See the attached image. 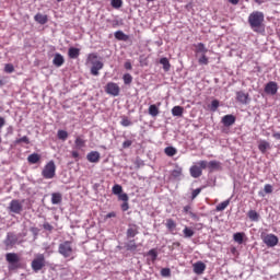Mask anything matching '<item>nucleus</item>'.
Listing matches in <instances>:
<instances>
[{"label":"nucleus","instance_id":"1","mask_svg":"<svg viewBox=\"0 0 280 280\" xmlns=\"http://www.w3.org/2000/svg\"><path fill=\"white\" fill-rule=\"evenodd\" d=\"M264 21H265V15H264V12L261 11H254L248 16L249 27L254 32H259V30L264 27Z\"/></svg>","mask_w":280,"mask_h":280},{"label":"nucleus","instance_id":"2","mask_svg":"<svg viewBox=\"0 0 280 280\" xmlns=\"http://www.w3.org/2000/svg\"><path fill=\"white\" fill-rule=\"evenodd\" d=\"M42 176L46 180H51V178H56V162L50 160L43 168Z\"/></svg>","mask_w":280,"mask_h":280},{"label":"nucleus","instance_id":"3","mask_svg":"<svg viewBox=\"0 0 280 280\" xmlns=\"http://www.w3.org/2000/svg\"><path fill=\"white\" fill-rule=\"evenodd\" d=\"M58 253L66 259L71 257V255H73V246H71V242L66 241V242L59 244Z\"/></svg>","mask_w":280,"mask_h":280},{"label":"nucleus","instance_id":"4","mask_svg":"<svg viewBox=\"0 0 280 280\" xmlns=\"http://www.w3.org/2000/svg\"><path fill=\"white\" fill-rule=\"evenodd\" d=\"M261 240L268 248H275L279 244V237L275 234H261Z\"/></svg>","mask_w":280,"mask_h":280},{"label":"nucleus","instance_id":"5","mask_svg":"<svg viewBox=\"0 0 280 280\" xmlns=\"http://www.w3.org/2000/svg\"><path fill=\"white\" fill-rule=\"evenodd\" d=\"M31 266L34 272L43 270V268H45V255L39 254L35 259H33Z\"/></svg>","mask_w":280,"mask_h":280},{"label":"nucleus","instance_id":"6","mask_svg":"<svg viewBox=\"0 0 280 280\" xmlns=\"http://www.w3.org/2000/svg\"><path fill=\"white\" fill-rule=\"evenodd\" d=\"M120 91L119 85L115 82H108L105 86V93H107V95H112L113 97H118Z\"/></svg>","mask_w":280,"mask_h":280},{"label":"nucleus","instance_id":"7","mask_svg":"<svg viewBox=\"0 0 280 280\" xmlns=\"http://www.w3.org/2000/svg\"><path fill=\"white\" fill-rule=\"evenodd\" d=\"M23 201H20L18 199H13L11 200V202L9 203V211L11 213H16L18 215L21 214L23 212Z\"/></svg>","mask_w":280,"mask_h":280},{"label":"nucleus","instance_id":"8","mask_svg":"<svg viewBox=\"0 0 280 280\" xmlns=\"http://www.w3.org/2000/svg\"><path fill=\"white\" fill-rule=\"evenodd\" d=\"M279 91V85L275 81H270L265 85V93L267 95H277Z\"/></svg>","mask_w":280,"mask_h":280},{"label":"nucleus","instance_id":"9","mask_svg":"<svg viewBox=\"0 0 280 280\" xmlns=\"http://www.w3.org/2000/svg\"><path fill=\"white\" fill-rule=\"evenodd\" d=\"M16 242H19V237H16V235L8 234L7 238L4 240L5 250H10V248H13Z\"/></svg>","mask_w":280,"mask_h":280},{"label":"nucleus","instance_id":"10","mask_svg":"<svg viewBox=\"0 0 280 280\" xmlns=\"http://www.w3.org/2000/svg\"><path fill=\"white\" fill-rule=\"evenodd\" d=\"M192 270L195 275H205V271L207 270V265L202 261H197L192 265Z\"/></svg>","mask_w":280,"mask_h":280},{"label":"nucleus","instance_id":"11","mask_svg":"<svg viewBox=\"0 0 280 280\" xmlns=\"http://www.w3.org/2000/svg\"><path fill=\"white\" fill-rule=\"evenodd\" d=\"M235 121H236V118L232 114L225 115L221 119V124H223V126H225V128L233 126V124H235Z\"/></svg>","mask_w":280,"mask_h":280},{"label":"nucleus","instance_id":"12","mask_svg":"<svg viewBox=\"0 0 280 280\" xmlns=\"http://www.w3.org/2000/svg\"><path fill=\"white\" fill-rule=\"evenodd\" d=\"M102 69H104V63L102 61H92V75H100V71H102Z\"/></svg>","mask_w":280,"mask_h":280},{"label":"nucleus","instance_id":"13","mask_svg":"<svg viewBox=\"0 0 280 280\" xmlns=\"http://www.w3.org/2000/svg\"><path fill=\"white\" fill-rule=\"evenodd\" d=\"M272 147L270 145V142L267 140H259L258 141V150L261 154H266L268 150H270Z\"/></svg>","mask_w":280,"mask_h":280},{"label":"nucleus","instance_id":"14","mask_svg":"<svg viewBox=\"0 0 280 280\" xmlns=\"http://www.w3.org/2000/svg\"><path fill=\"white\" fill-rule=\"evenodd\" d=\"M5 259L8 261V264H19V261H21V258H19V254L16 253H8L5 255Z\"/></svg>","mask_w":280,"mask_h":280},{"label":"nucleus","instance_id":"15","mask_svg":"<svg viewBox=\"0 0 280 280\" xmlns=\"http://www.w3.org/2000/svg\"><path fill=\"white\" fill-rule=\"evenodd\" d=\"M86 159L90 163H100V159H101L100 152L92 151L88 153Z\"/></svg>","mask_w":280,"mask_h":280},{"label":"nucleus","instance_id":"16","mask_svg":"<svg viewBox=\"0 0 280 280\" xmlns=\"http://www.w3.org/2000/svg\"><path fill=\"white\" fill-rule=\"evenodd\" d=\"M189 172L192 178H200V176H202V170L198 165H192Z\"/></svg>","mask_w":280,"mask_h":280},{"label":"nucleus","instance_id":"17","mask_svg":"<svg viewBox=\"0 0 280 280\" xmlns=\"http://www.w3.org/2000/svg\"><path fill=\"white\" fill-rule=\"evenodd\" d=\"M137 235H139V226L137 225H130L127 230V237L128 240L132 238V237H137Z\"/></svg>","mask_w":280,"mask_h":280},{"label":"nucleus","instance_id":"18","mask_svg":"<svg viewBox=\"0 0 280 280\" xmlns=\"http://www.w3.org/2000/svg\"><path fill=\"white\" fill-rule=\"evenodd\" d=\"M236 100L240 104H248V93L242 91L236 92Z\"/></svg>","mask_w":280,"mask_h":280},{"label":"nucleus","instance_id":"19","mask_svg":"<svg viewBox=\"0 0 280 280\" xmlns=\"http://www.w3.org/2000/svg\"><path fill=\"white\" fill-rule=\"evenodd\" d=\"M52 65H55V67H62V65H65V57L59 52L55 54Z\"/></svg>","mask_w":280,"mask_h":280},{"label":"nucleus","instance_id":"20","mask_svg":"<svg viewBox=\"0 0 280 280\" xmlns=\"http://www.w3.org/2000/svg\"><path fill=\"white\" fill-rule=\"evenodd\" d=\"M207 51H209V49H207V46H205L203 43H198L197 45H195V52L196 54L206 55Z\"/></svg>","mask_w":280,"mask_h":280},{"label":"nucleus","instance_id":"21","mask_svg":"<svg viewBox=\"0 0 280 280\" xmlns=\"http://www.w3.org/2000/svg\"><path fill=\"white\" fill-rule=\"evenodd\" d=\"M173 178H180L183 176V167L178 164L175 165V168L171 172Z\"/></svg>","mask_w":280,"mask_h":280},{"label":"nucleus","instance_id":"22","mask_svg":"<svg viewBox=\"0 0 280 280\" xmlns=\"http://www.w3.org/2000/svg\"><path fill=\"white\" fill-rule=\"evenodd\" d=\"M183 113H185V108L183 106H174L172 108L173 117H183Z\"/></svg>","mask_w":280,"mask_h":280},{"label":"nucleus","instance_id":"23","mask_svg":"<svg viewBox=\"0 0 280 280\" xmlns=\"http://www.w3.org/2000/svg\"><path fill=\"white\" fill-rule=\"evenodd\" d=\"M74 145L77 150H82V148H86V140L82 139V137H77L74 140Z\"/></svg>","mask_w":280,"mask_h":280},{"label":"nucleus","instance_id":"24","mask_svg":"<svg viewBox=\"0 0 280 280\" xmlns=\"http://www.w3.org/2000/svg\"><path fill=\"white\" fill-rule=\"evenodd\" d=\"M62 202V194L52 192L51 194V205H60Z\"/></svg>","mask_w":280,"mask_h":280},{"label":"nucleus","instance_id":"25","mask_svg":"<svg viewBox=\"0 0 280 280\" xmlns=\"http://www.w3.org/2000/svg\"><path fill=\"white\" fill-rule=\"evenodd\" d=\"M208 168L210 172H213V170H222V163L213 160L208 163Z\"/></svg>","mask_w":280,"mask_h":280},{"label":"nucleus","instance_id":"26","mask_svg":"<svg viewBox=\"0 0 280 280\" xmlns=\"http://www.w3.org/2000/svg\"><path fill=\"white\" fill-rule=\"evenodd\" d=\"M34 20L36 21V23H39V25H45L48 21L47 15H43V13H37L34 16Z\"/></svg>","mask_w":280,"mask_h":280},{"label":"nucleus","instance_id":"27","mask_svg":"<svg viewBox=\"0 0 280 280\" xmlns=\"http://www.w3.org/2000/svg\"><path fill=\"white\" fill-rule=\"evenodd\" d=\"M68 56L74 60L80 56V48L70 47L68 50Z\"/></svg>","mask_w":280,"mask_h":280},{"label":"nucleus","instance_id":"28","mask_svg":"<svg viewBox=\"0 0 280 280\" xmlns=\"http://www.w3.org/2000/svg\"><path fill=\"white\" fill-rule=\"evenodd\" d=\"M247 218H249L250 222H259L260 215L255 210H249L247 212Z\"/></svg>","mask_w":280,"mask_h":280},{"label":"nucleus","instance_id":"29","mask_svg":"<svg viewBox=\"0 0 280 280\" xmlns=\"http://www.w3.org/2000/svg\"><path fill=\"white\" fill-rule=\"evenodd\" d=\"M165 226L172 233L176 231V221H174V219H167Z\"/></svg>","mask_w":280,"mask_h":280},{"label":"nucleus","instance_id":"30","mask_svg":"<svg viewBox=\"0 0 280 280\" xmlns=\"http://www.w3.org/2000/svg\"><path fill=\"white\" fill-rule=\"evenodd\" d=\"M160 65L163 66L164 71H170V69H172V65L170 63V59H167V57L161 58Z\"/></svg>","mask_w":280,"mask_h":280},{"label":"nucleus","instance_id":"31","mask_svg":"<svg viewBox=\"0 0 280 280\" xmlns=\"http://www.w3.org/2000/svg\"><path fill=\"white\" fill-rule=\"evenodd\" d=\"M27 161L32 165H36V163L40 161V156L38 155V153H32L31 155H28Z\"/></svg>","mask_w":280,"mask_h":280},{"label":"nucleus","instance_id":"32","mask_svg":"<svg viewBox=\"0 0 280 280\" xmlns=\"http://www.w3.org/2000/svg\"><path fill=\"white\" fill-rule=\"evenodd\" d=\"M159 107L153 104L149 106V115H151V117H159Z\"/></svg>","mask_w":280,"mask_h":280},{"label":"nucleus","instance_id":"33","mask_svg":"<svg viewBox=\"0 0 280 280\" xmlns=\"http://www.w3.org/2000/svg\"><path fill=\"white\" fill-rule=\"evenodd\" d=\"M57 137L58 139H60V141H67V139H69V132H67L66 130H58L57 132Z\"/></svg>","mask_w":280,"mask_h":280},{"label":"nucleus","instance_id":"34","mask_svg":"<svg viewBox=\"0 0 280 280\" xmlns=\"http://www.w3.org/2000/svg\"><path fill=\"white\" fill-rule=\"evenodd\" d=\"M233 240L234 242H236L237 244H244V233L242 232H237L233 235Z\"/></svg>","mask_w":280,"mask_h":280},{"label":"nucleus","instance_id":"35","mask_svg":"<svg viewBox=\"0 0 280 280\" xmlns=\"http://www.w3.org/2000/svg\"><path fill=\"white\" fill-rule=\"evenodd\" d=\"M176 152L178 151L174 147H166L164 149V154H166V156H175Z\"/></svg>","mask_w":280,"mask_h":280},{"label":"nucleus","instance_id":"36","mask_svg":"<svg viewBox=\"0 0 280 280\" xmlns=\"http://www.w3.org/2000/svg\"><path fill=\"white\" fill-rule=\"evenodd\" d=\"M183 233H184V237H186V238H189V237H191L192 235L196 234V232H194V230L191 228H188V226L184 228Z\"/></svg>","mask_w":280,"mask_h":280},{"label":"nucleus","instance_id":"37","mask_svg":"<svg viewBox=\"0 0 280 280\" xmlns=\"http://www.w3.org/2000/svg\"><path fill=\"white\" fill-rule=\"evenodd\" d=\"M115 38L117 40H128V35H126L124 32L121 31H117L115 34H114Z\"/></svg>","mask_w":280,"mask_h":280},{"label":"nucleus","instance_id":"38","mask_svg":"<svg viewBox=\"0 0 280 280\" xmlns=\"http://www.w3.org/2000/svg\"><path fill=\"white\" fill-rule=\"evenodd\" d=\"M229 205H231V200H225L221 203H219L215 208V211H224V209H226V207H229Z\"/></svg>","mask_w":280,"mask_h":280},{"label":"nucleus","instance_id":"39","mask_svg":"<svg viewBox=\"0 0 280 280\" xmlns=\"http://www.w3.org/2000/svg\"><path fill=\"white\" fill-rule=\"evenodd\" d=\"M112 191L115 196H119L121 195V191H124V188L121 187V185L116 184L113 186Z\"/></svg>","mask_w":280,"mask_h":280},{"label":"nucleus","instance_id":"40","mask_svg":"<svg viewBox=\"0 0 280 280\" xmlns=\"http://www.w3.org/2000/svg\"><path fill=\"white\" fill-rule=\"evenodd\" d=\"M126 248H127V250H137L138 246H137V243L135 242V240L129 241L126 244Z\"/></svg>","mask_w":280,"mask_h":280},{"label":"nucleus","instance_id":"41","mask_svg":"<svg viewBox=\"0 0 280 280\" xmlns=\"http://www.w3.org/2000/svg\"><path fill=\"white\" fill-rule=\"evenodd\" d=\"M218 108H220V101L213 100L210 105V110H212V113H215Z\"/></svg>","mask_w":280,"mask_h":280},{"label":"nucleus","instance_id":"42","mask_svg":"<svg viewBox=\"0 0 280 280\" xmlns=\"http://www.w3.org/2000/svg\"><path fill=\"white\" fill-rule=\"evenodd\" d=\"M122 80H124V84H127V85L132 84V74L130 73L124 74Z\"/></svg>","mask_w":280,"mask_h":280},{"label":"nucleus","instance_id":"43","mask_svg":"<svg viewBox=\"0 0 280 280\" xmlns=\"http://www.w3.org/2000/svg\"><path fill=\"white\" fill-rule=\"evenodd\" d=\"M199 65H209V57L206 55H201L200 58L198 59Z\"/></svg>","mask_w":280,"mask_h":280},{"label":"nucleus","instance_id":"44","mask_svg":"<svg viewBox=\"0 0 280 280\" xmlns=\"http://www.w3.org/2000/svg\"><path fill=\"white\" fill-rule=\"evenodd\" d=\"M120 125H122L124 128H128V126H132V121L129 120L128 117L124 116L120 121Z\"/></svg>","mask_w":280,"mask_h":280},{"label":"nucleus","instance_id":"45","mask_svg":"<svg viewBox=\"0 0 280 280\" xmlns=\"http://www.w3.org/2000/svg\"><path fill=\"white\" fill-rule=\"evenodd\" d=\"M4 73H14V65L12 63L4 65Z\"/></svg>","mask_w":280,"mask_h":280},{"label":"nucleus","instance_id":"46","mask_svg":"<svg viewBox=\"0 0 280 280\" xmlns=\"http://www.w3.org/2000/svg\"><path fill=\"white\" fill-rule=\"evenodd\" d=\"M15 143L19 145L20 143H26V145H30V138L27 136H24L18 140H15Z\"/></svg>","mask_w":280,"mask_h":280},{"label":"nucleus","instance_id":"47","mask_svg":"<svg viewBox=\"0 0 280 280\" xmlns=\"http://www.w3.org/2000/svg\"><path fill=\"white\" fill-rule=\"evenodd\" d=\"M161 277H172V270L170 268H162Z\"/></svg>","mask_w":280,"mask_h":280},{"label":"nucleus","instance_id":"48","mask_svg":"<svg viewBox=\"0 0 280 280\" xmlns=\"http://www.w3.org/2000/svg\"><path fill=\"white\" fill-rule=\"evenodd\" d=\"M201 191H202V188H196L195 190H192L191 197H190L191 200H196V198H198V196H200Z\"/></svg>","mask_w":280,"mask_h":280},{"label":"nucleus","instance_id":"49","mask_svg":"<svg viewBox=\"0 0 280 280\" xmlns=\"http://www.w3.org/2000/svg\"><path fill=\"white\" fill-rule=\"evenodd\" d=\"M124 5V1L121 0H112V7H114L116 10L121 8Z\"/></svg>","mask_w":280,"mask_h":280},{"label":"nucleus","instance_id":"50","mask_svg":"<svg viewBox=\"0 0 280 280\" xmlns=\"http://www.w3.org/2000/svg\"><path fill=\"white\" fill-rule=\"evenodd\" d=\"M197 165H199L198 167H201V172H202V170H207V167H209V162L202 160V161H199Z\"/></svg>","mask_w":280,"mask_h":280},{"label":"nucleus","instance_id":"51","mask_svg":"<svg viewBox=\"0 0 280 280\" xmlns=\"http://www.w3.org/2000/svg\"><path fill=\"white\" fill-rule=\"evenodd\" d=\"M148 255H150V257H152L153 261H156V257H159V253H156V249H150Z\"/></svg>","mask_w":280,"mask_h":280},{"label":"nucleus","instance_id":"52","mask_svg":"<svg viewBox=\"0 0 280 280\" xmlns=\"http://www.w3.org/2000/svg\"><path fill=\"white\" fill-rule=\"evenodd\" d=\"M118 199L121 200L122 202H128V200H129L128 194L120 192V195H118Z\"/></svg>","mask_w":280,"mask_h":280},{"label":"nucleus","instance_id":"53","mask_svg":"<svg viewBox=\"0 0 280 280\" xmlns=\"http://www.w3.org/2000/svg\"><path fill=\"white\" fill-rule=\"evenodd\" d=\"M265 194H272V185L266 184L264 187Z\"/></svg>","mask_w":280,"mask_h":280},{"label":"nucleus","instance_id":"54","mask_svg":"<svg viewBox=\"0 0 280 280\" xmlns=\"http://www.w3.org/2000/svg\"><path fill=\"white\" fill-rule=\"evenodd\" d=\"M45 231H54V225H50L49 222L43 224Z\"/></svg>","mask_w":280,"mask_h":280},{"label":"nucleus","instance_id":"55","mask_svg":"<svg viewBox=\"0 0 280 280\" xmlns=\"http://www.w3.org/2000/svg\"><path fill=\"white\" fill-rule=\"evenodd\" d=\"M120 207H121V211H128L130 209L128 201H124Z\"/></svg>","mask_w":280,"mask_h":280},{"label":"nucleus","instance_id":"56","mask_svg":"<svg viewBox=\"0 0 280 280\" xmlns=\"http://www.w3.org/2000/svg\"><path fill=\"white\" fill-rule=\"evenodd\" d=\"M124 67L127 71H132V63L129 60L125 62Z\"/></svg>","mask_w":280,"mask_h":280},{"label":"nucleus","instance_id":"57","mask_svg":"<svg viewBox=\"0 0 280 280\" xmlns=\"http://www.w3.org/2000/svg\"><path fill=\"white\" fill-rule=\"evenodd\" d=\"M130 145H132V140H126V141L122 143V148H125V149L130 148Z\"/></svg>","mask_w":280,"mask_h":280},{"label":"nucleus","instance_id":"58","mask_svg":"<svg viewBox=\"0 0 280 280\" xmlns=\"http://www.w3.org/2000/svg\"><path fill=\"white\" fill-rule=\"evenodd\" d=\"M72 159H75L78 161V159H80V153L78 151H72L71 152Z\"/></svg>","mask_w":280,"mask_h":280},{"label":"nucleus","instance_id":"59","mask_svg":"<svg viewBox=\"0 0 280 280\" xmlns=\"http://www.w3.org/2000/svg\"><path fill=\"white\" fill-rule=\"evenodd\" d=\"M88 60L92 61V60H97V55L96 54H90L88 57Z\"/></svg>","mask_w":280,"mask_h":280},{"label":"nucleus","instance_id":"60","mask_svg":"<svg viewBox=\"0 0 280 280\" xmlns=\"http://www.w3.org/2000/svg\"><path fill=\"white\" fill-rule=\"evenodd\" d=\"M184 213H189L191 212V206H185L183 209Z\"/></svg>","mask_w":280,"mask_h":280},{"label":"nucleus","instance_id":"61","mask_svg":"<svg viewBox=\"0 0 280 280\" xmlns=\"http://www.w3.org/2000/svg\"><path fill=\"white\" fill-rule=\"evenodd\" d=\"M106 218H107V219H108V218H117V213H115V212H109V213L106 214Z\"/></svg>","mask_w":280,"mask_h":280},{"label":"nucleus","instance_id":"62","mask_svg":"<svg viewBox=\"0 0 280 280\" xmlns=\"http://www.w3.org/2000/svg\"><path fill=\"white\" fill-rule=\"evenodd\" d=\"M5 126V118L0 117V128H3Z\"/></svg>","mask_w":280,"mask_h":280},{"label":"nucleus","instance_id":"63","mask_svg":"<svg viewBox=\"0 0 280 280\" xmlns=\"http://www.w3.org/2000/svg\"><path fill=\"white\" fill-rule=\"evenodd\" d=\"M190 218H192V220H198V214L194 213V212H189Z\"/></svg>","mask_w":280,"mask_h":280},{"label":"nucleus","instance_id":"64","mask_svg":"<svg viewBox=\"0 0 280 280\" xmlns=\"http://www.w3.org/2000/svg\"><path fill=\"white\" fill-rule=\"evenodd\" d=\"M273 139H279L280 140V132H275L272 135Z\"/></svg>","mask_w":280,"mask_h":280}]
</instances>
